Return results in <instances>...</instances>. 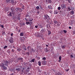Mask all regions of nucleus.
<instances>
[{"label": "nucleus", "mask_w": 75, "mask_h": 75, "mask_svg": "<svg viewBox=\"0 0 75 75\" xmlns=\"http://www.w3.org/2000/svg\"><path fill=\"white\" fill-rule=\"evenodd\" d=\"M21 11H21V8H19V9L18 10V13H21Z\"/></svg>", "instance_id": "nucleus-21"}, {"label": "nucleus", "mask_w": 75, "mask_h": 75, "mask_svg": "<svg viewBox=\"0 0 75 75\" xmlns=\"http://www.w3.org/2000/svg\"><path fill=\"white\" fill-rule=\"evenodd\" d=\"M23 69H24L23 68V69L21 71L22 72H23L24 71V70Z\"/></svg>", "instance_id": "nucleus-53"}, {"label": "nucleus", "mask_w": 75, "mask_h": 75, "mask_svg": "<svg viewBox=\"0 0 75 75\" xmlns=\"http://www.w3.org/2000/svg\"><path fill=\"white\" fill-rule=\"evenodd\" d=\"M73 71L74 72V74H75V70H73Z\"/></svg>", "instance_id": "nucleus-63"}, {"label": "nucleus", "mask_w": 75, "mask_h": 75, "mask_svg": "<svg viewBox=\"0 0 75 75\" xmlns=\"http://www.w3.org/2000/svg\"><path fill=\"white\" fill-rule=\"evenodd\" d=\"M69 71V69H66V71Z\"/></svg>", "instance_id": "nucleus-59"}, {"label": "nucleus", "mask_w": 75, "mask_h": 75, "mask_svg": "<svg viewBox=\"0 0 75 75\" xmlns=\"http://www.w3.org/2000/svg\"><path fill=\"white\" fill-rule=\"evenodd\" d=\"M44 16L45 17L44 19L47 20L48 18H49V19H51V18H50V16L47 14L44 15Z\"/></svg>", "instance_id": "nucleus-4"}, {"label": "nucleus", "mask_w": 75, "mask_h": 75, "mask_svg": "<svg viewBox=\"0 0 75 75\" xmlns=\"http://www.w3.org/2000/svg\"><path fill=\"white\" fill-rule=\"evenodd\" d=\"M21 16L20 15H18V16L17 18L18 20H20L21 19V18H20V17Z\"/></svg>", "instance_id": "nucleus-10"}, {"label": "nucleus", "mask_w": 75, "mask_h": 75, "mask_svg": "<svg viewBox=\"0 0 75 75\" xmlns=\"http://www.w3.org/2000/svg\"><path fill=\"white\" fill-rule=\"evenodd\" d=\"M35 36L37 38H38V37H40V34L39 33H37L35 35Z\"/></svg>", "instance_id": "nucleus-9"}, {"label": "nucleus", "mask_w": 75, "mask_h": 75, "mask_svg": "<svg viewBox=\"0 0 75 75\" xmlns=\"http://www.w3.org/2000/svg\"><path fill=\"white\" fill-rule=\"evenodd\" d=\"M72 9V7L71 8H70L69 7H68V8L67 9V11H71V10Z\"/></svg>", "instance_id": "nucleus-16"}, {"label": "nucleus", "mask_w": 75, "mask_h": 75, "mask_svg": "<svg viewBox=\"0 0 75 75\" xmlns=\"http://www.w3.org/2000/svg\"><path fill=\"white\" fill-rule=\"evenodd\" d=\"M32 51H33V52H35V51H36L35 49H32Z\"/></svg>", "instance_id": "nucleus-37"}, {"label": "nucleus", "mask_w": 75, "mask_h": 75, "mask_svg": "<svg viewBox=\"0 0 75 75\" xmlns=\"http://www.w3.org/2000/svg\"><path fill=\"white\" fill-rule=\"evenodd\" d=\"M26 54H27V55L28 56L30 55V52H27L26 53Z\"/></svg>", "instance_id": "nucleus-36"}, {"label": "nucleus", "mask_w": 75, "mask_h": 75, "mask_svg": "<svg viewBox=\"0 0 75 75\" xmlns=\"http://www.w3.org/2000/svg\"><path fill=\"white\" fill-rule=\"evenodd\" d=\"M41 61H39L38 62V65H39L40 66V67H41Z\"/></svg>", "instance_id": "nucleus-18"}, {"label": "nucleus", "mask_w": 75, "mask_h": 75, "mask_svg": "<svg viewBox=\"0 0 75 75\" xmlns=\"http://www.w3.org/2000/svg\"><path fill=\"white\" fill-rule=\"evenodd\" d=\"M25 20L26 21H27L28 20H27V18H25Z\"/></svg>", "instance_id": "nucleus-58"}, {"label": "nucleus", "mask_w": 75, "mask_h": 75, "mask_svg": "<svg viewBox=\"0 0 75 75\" xmlns=\"http://www.w3.org/2000/svg\"><path fill=\"white\" fill-rule=\"evenodd\" d=\"M20 36H24V33H23V32H22L20 33Z\"/></svg>", "instance_id": "nucleus-22"}, {"label": "nucleus", "mask_w": 75, "mask_h": 75, "mask_svg": "<svg viewBox=\"0 0 75 75\" xmlns=\"http://www.w3.org/2000/svg\"><path fill=\"white\" fill-rule=\"evenodd\" d=\"M36 13H37L38 14H39V13H40V11L37 12Z\"/></svg>", "instance_id": "nucleus-43"}, {"label": "nucleus", "mask_w": 75, "mask_h": 75, "mask_svg": "<svg viewBox=\"0 0 75 75\" xmlns=\"http://www.w3.org/2000/svg\"><path fill=\"white\" fill-rule=\"evenodd\" d=\"M3 62L1 63L0 64V67H1L2 68H3L4 65L6 66V67H8V65L10 63V61H7V60H3L2 61Z\"/></svg>", "instance_id": "nucleus-1"}, {"label": "nucleus", "mask_w": 75, "mask_h": 75, "mask_svg": "<svg viewBox=\"0 0 75 75\" xmlns=\"http://www.w3.org/2000/svg\"><path fill=\"white\" fill-rule=\"evenodd\" d=\"M11 37H13V33H12L11 34Z\"/></svg>", "instance_id": "nucleus-47"}, {"label": "nucleus", "mask_w": 75, "mask_h": 75, "mask_svg": "<svg viewBox=\"0 0 75 75\" xmlns=\"http://www.w3.org/2000/svg\"><path fill=\"white\" fill-rule=\"evenodd\" d=\"M11 9L12 11H14L15 10V8L14 7H11Z\"/></svg>", "instance_id": "nucleus-14"}, {"label": "nucleus", "mask_w": 75, "mask_h": 75, "mask_svg": "<svg viewBox=\"0 0 75 75\" xmlns=\"http://www.w3.org/2000/svg\"><path fill=\"white\" fill-rule=\"evenodd\" d=\"M15 14V12L14 11H12L11 12H10L9 13V16L10 17H12V15L13 16H14Z\"/></svg>", "instance_id": "nucleus-3"}, {"label": "nucleus", "mask_w": 75, "mask_h": 75, "mask_svg": "<svg viewBox=\"0 0 75 75\" xmlns=\"http://www.w3.org/2000/svg\"><path fill=\"white\" fill-rule=\"evenodd\" d=\"M27 48V49H29L30 48V47L28 46Z\"/></svg>", "instance_id": "nucleus-60"}, {"label": "nucleus", "mask_w": 75, "mask_h": 75, "mask_svg": "<svg viewBox=\"0 0 75 75\" xmlns=\"http://www.w3.org/2000/svg\"><path fill=\"white\" fill-rule=\"evenodd\" d=\"M48 35H50V34H51V32L50 30H48Z\"/></svg>", "instance_id": "nucleus-27"}, {"label": "nucleus", "mask_w": 75, "mask_h": 75, "mask_svg": "<svg viewBox=\"0 0 75 75\" xmlns=\"http://www.w3.org/2000/svg\"><path fill=\"white\" fill-rule=\"evenodd\" d=\"M11 3L12 5H16V3L14 2V1L11 0Z\"/></svg>", "instance_id": "nucleus-7"}, {"label": "nucleus", "mask_w": 75, "mask_h": 75, "mask_svg": "<svg viewBox=\"0 0 75 75\" xmlns=\"http://www.w3.org/2000/svg\"><path fill=\"white\" fill-rule=\"evenodd\" d=\"M69 28L70 29H71V26L69 27Z\"/></svg>", "instance_id": "nucleus-61"}, {"label": "nucleus", "mask_w": 75, "mask_h": 75, "mask_svg": "<svg viewBox=\"0 0 75 75\" xmlns=\"http://www.w3.org/2000/svg\"><path fill=\"white\" fill-rule=\"evenodd\" d=\"M68 2L69 3H71V1L70 0H69L68 1Z\"/></svg>", "instance_id": "nucleus-52"}, {"label": "nucleus", "mask_w": 75, "mask_h": 75, "mask_svg": "<svg viewBox=\"0 0 75 75\" xmlns=\"http://www.w3.org/2000/svg\"><path fill=\"white\" fill-rule=\"evenodd\" d=\"M61 9V8L60 6L58 7L57 8V9L58 10H60V9Z\"/></svg>", "instance_id": "nucleus-35"}, {"label": "nucleus", "mask_w": 75, "mask_h": 75, "mask_svg": "<svg viewBox=\"0 0 75 75\" xmlns=\"http://www.w3.org/2000/svg\"><path fill=\"white\" fill-rule=\"evenodd\" d=\"M6 3H8L9 2H10V0H6Z\"/></svg>", "instance_id": "nucleus-31"}, {"label": "nucleus", "mask_w": 75, "mask_h": 75, "mask_svg": "<svg viewBox=\"0 0 75 75\" xmlns=\"http://www.w3.org/2000/svg\"><path fill=\"white\" fill-rule=\"evenodd\" d=\"M62 49H65L66 47V45H62L61 47Z\"/></svg>", "instance_id": "nucleus-11"}, {"label": "nucleus", "mask_w": 75, "mask_h": 75, "mask_svg": "<svg viewBox=\"0 0 75 75\" xmlns=\"http://www.w3.org/2000/svg\"><path fill=\"white\" fill-rule=\"evenodd\" d=\"M70 56L71 58H74V56H73V55H71Z\"/></svg>", "instance_id": "nucleus-45"}, {"label": "nucleus", "mask_w": 75, "mask_h": 75, "mask_svg": "<svg viewBox=\"0 0 75 75\" xmlns=\"http://www.w3.org/2000/svg\"><path fill=\"white\" fill-rule=\"evenodd\" d=\"M19 9V8H16V9H15L16 10V12H17V13H18V10Z\"/></svg>", "instance_id": "nucleus-19"}, {"label": "nucleus", "mask_w": 75, "mask_h": 75, "mask_svg": "<svg viewBox=\"0 0 75 75\" xmlns=\"http://www.w3.org/2000/svg\"><path fill=\"white\" fill-rule=\"evenodd\" d=\"M62 59V57H61V56H59V60H60V61H61Z\"/></svg>", "instance_id": "nucleus-29"}, {"label": "nucleus", "mask_w": 75, "mask_h": 75, "mask_svg": "<svg viewBox=\"0 0 75 75\" xmlns=\"http://www.w3.org/2000/svg\"><path fill=\"white\" fill-rule=\"evenodd\" d=\"M1 27H2V28H4V25H1Z\"/></svg>", "instance_id": "nucleus-44"}, {"label": "nucleus", "mask_w": 75, "mask_h": 75, "mask_svg": "<svg viewBox=\"0 0 75 75\" xmlns=\"http://www.w3.org/2000/svg\"><path fill=\"white\" fill-rule=\"evenodd\" d=\"M21 68L16 69V71H18V72H20V71H21Z\"/></svg>", "instance_id": "nucleus-13"}, {"label": "nucleus", "mask_w": 75, "mask_h": 75, "mask_svg": "<svg viewBox=\"0 0 75 75\" xmlns=\"http://www.w3.org/2000/svg\"><path fill=\"white\" fill-rule=\"evenodd\" d=\"M54 23L55 24V26H57V27H59L60 26V25H61V23L60 22H58L57 21H54Z\"/></svg>", "instance_id": "nucleus-2"}, {"label": "nucleus", "mask_w": 75, "mask_h": 75, "mask_svg": "<svg viewBox=\"0 0 75 75\" xmlns=\"http://www.w3.org/2000/svg\"><path fill=\"white\" fill-rule=\"evenodd\" d=\"M30 67H28L27 68V69H28H28H29V71H30Z\"/></svg>", "instance_id": "nucleus-55"}, {"label": "nucleus", "mask_w": 75, "mask_h": 75, "mask_svg": "<svg viewBox=\"0 0 75 75\" xmlns=\"http://www.w3.org/2000/svg\"><path fill=\"white\" fill-rule=\"evenodd\" d=\"M7 52L8 53H10V50H7Z\"/></svg>", "instance_id": "nucleus-40"}, {"label": "nucleus", "mask_w": 75, "mask_h": 75, "mask_svg": "<svg viewBox=\"0 0 75 75\" xmlns=\"http://www.w3.org/2000/svg\"><path fill=\"white\" fill-rule=\"evenodd\" d=\"M2 51H3V50H1V49L0 48V52H1Z\"/></svg>", "instance_id": "nucleus-46"}, {"label": "nucleus", "mask_w": 75, "mask_h": 75, "mask_svg": "<svg viewBox=\"0 0 75 75\" xmlns=\"http://www.w3.org/2000/svg\"><path fill=\"white\" fill-rule=\"evenodd\" d=\"M63 31L64 33H67V30H64Z\"/></svg>", "instance_id": "nucleus-49"}, {"label": "nucleus", "mask_w": 75, "mask_h": 75, "mask_svg": "<svg viewBox=\"0 0 75 75\" xmlns=\"http://www.w3.org/2000/svg\"><path fill=\"white\" fill-rule=\"evenodd\" d=\"M62 8V9H64V8H66V5L64 4H62L60 6Z\"/></svg>", "instance_id": "nucleus-5"}, {"label": "nucleus", "mask_w": 75, "mask_h": 75, "mask_svg": "<svg viewBox=\"0 0 75 75\" xmlns=\"http://www.w3.org/2000/svg\"><path fill=\"white\" fill-rule=\"evenodd\" d=\"M70 13L71 15H73L74 14V11H71Z\"/></svg>", "instance_id": "nucleus-12"}, {"label": "nucleus", "mask_w": 75, "mask_h": 75, "mask_svg": "<svg viewBox=\"0 0 75 75\" xmlns=\"http://www.w3.org/2000/svg\"><path fill=\"white\" fill-rule=\"evenodd\" d=\"M19 60H22L23 59V58L22 57L20 58L19 57Z\"/></svg>", "instance_id": "nucleus-42"}, {"label": "nucleus", "mask_w": 75, "mask_h": 75, "mask_svg": "<svg viewBox=\"0 0 75 75\" xmlns=\"http://www.w3.org/2000/svg\"><path fill=\"white\" fill-rule=\"evenodd\" d=\"M29 14H30V13H28H28H27V14L28 15H29Z\"/></svg>", "instance_id": "nucleus-62"}, {"label": "nucleus", "mask_w": 75, "mask_h": 75, "mask_svg": "<svg viewBox=\"0 0 75 75\" xmlns=\"http://www.w3.org/2000/svg\"><path fill=\"white\" fill-rule=\"evenodd\" d=\"M25 17H26V18H27V17H28V18H30V16L28 15H25Z\"/></svg>", "instance_id": "nucleus-34"}, {"label": "nucleus", "mask_w": 75, "mask_h": 75, "mask_svg": "<svg viewBox=\"0 0 75 75\" xmlns=\"http://www.w3.org/2000/svg\"><path fill=\"white\" fill-rule=\"evenodd\" d=\"M26 25H28V22H26Z\"/></svg>", "instance_id": "nucleus-54"}, {"label": "nucleus", "mask_w": 75, "mask_h": 75, "mask_svg": "<svg viewBox=\"0 0 75 75\" xmlns=\"http://www.w3.org/2000/svg\"><path fill=\"white\" fill-rule=\"evenodd\" d=\"M17 50H18V51H21V49L18 48L17 49Z\"/></svg>", "instance_id": "nucleus-41"}, {"label": "nucleus", "mask_w": 75, "mask_h": 75, "mask_svg": "<svg viewBox=\"0 0 75 75\" xmlns=\"http://www.w3.org/2000/svg\"><path fill=\"white\" fill-rule=\"evenodd\" d=\"M41 63L42 65H46V61H42Z\"/></svg>", "instance_id": "nucleus-6"}, {"label": "nucleus", "mask_w": 75, "mask_h": 75, "mask_svg": "<svg viewBox=\"0 0 75 75\" xmlns=\"http://www.w3.org/2000/svg\"><path fill=\"white\" fill-rule=\"evenodd\" d=\"M7 47H8V46H4V49H6V48H7Z\"/></svg>", "instance_id": "nucleus-39"}, {"label": "nucleus", "mask_w": 75, "mask_h": 75, "mask_svg": "<svg viewBox=\"0 0 75 75\" xmlns=\"http://www.w3.org/2000/svg\"><path fill=\"white\" fill-rule=\"evenodd\" d=\"M36 8V9H37V10H39L40 9V7L39 6H37L36 8Z\"/></svg>", "instance_id": "nucleus-26"}, {"label": "nucleus", "mask_w": 75, "mask_h": 75, "mask_svg": "<svg viewBox=\"0 0 75 75\" xmlns=\"http://www.w3.org/2000/svg\"><path fill=\"white\" fill-rule=\"evenodd\" d=\"M11 52H14V50H13V49H12V50H11Z\"/></svg>", "instance_id": "nucleus-51"}, {"label": "nucleus", "mask_w": 75, "mask_h": 75, "mask_svg": "<svg viewBox=\"0 0 75 75\" xmlns=\"http://www.w3.org/2000/svg\"><path fill=\"white\" fill-rule=\"evenodd\" d=\"M2 69H5L6 70H7V67L6 66H4L2 68Z\"/></svg>", "instance_id": "nucleus-15"}, {"label": "nucleus", "mask_w": 75, "mask_h": 75, "mask_svg": "<svg viewBox=\"0 0 75 75\" xmlns=\"http://www.w3.org/2000/svg\"><path fill=\"white\" fill-rule=\"evenodd\" d=\"M33 21V19L31 18L29 19V21Z\"/></svg>", "instance_id": "nucleus-28"}, {"label": "nucleus", "mask_w": 75, "mask_h": 75, "mask_svg": "<svg viewBox=\"0 0 75 75\" xmlns=\"http://www.w3.org/2000/svg\"><path fill=\"white\" fill-rule=\"evenodd\" d=\"M35 28H38V26L37 25L35 26Z\"/></svg>", "instance_id": "nucleus-50"}, {"label": "nucleus", "mask_w": 75, "mask_h": 75, "mask_svg": "<svg viewBox=\"0 0 75 75\" xmlns=\"http://www.w3.org/2000/svg\"><path fill=\"white\" fill-rule=\"evenodd\" d=\"M49 51V50H48L47 49V48L45 49V52H48Z\"/></svg>", "instance_id": "nucleus-23"}, {"label": "nucleus", "mask_w": 75, "mask_h": 75, "mask_svg": "<svg viewBox=\"0 0 75 75\" xmlns=\"http://www.w3.org/2000/svg\"><path fill=\"white\" fill-rule=\"evenodd\" d=\"M49 45V44H48V45H46V47H48Z\"/></svg>", "instance_id": "nucleus-57"}, {"label": "nucleus", "mask_w": 75, "mask_h": 75, "mask_svg": "<svg viewBox=\"0 0 75 75\" xmlns=\"http://www.w3.org/2000/svg\"><path fill=\"white\" fill-rule=\"evenodd\" d=\"M9 41L10 42V43H13V42H14L13 39L12 38L10 39L9 40Z\"/></svg>", "instance_id": "nucleus-8"}, {"label": "nucleus", "mask_w": 75, "mask_h": 75, "mask_svg": "<svg viewBox=\"0 0 75 75\" xmlns=\"http://www.w3.org/2000/svg\"><path fill=\"white\" fill-rule=\"evenodd\" d=\"M28 24H30V22H28Z\"/></svg>", "instance_id": "nucleus-56"}, {"label": "nucleus", "mask_w": 75, "mask_h": 75, "mask_svg": "<svg viewBox=\"0 0 75 75\" xmlns=\"http://www.w3.org/2000/svg\"><path fill=\"white\" fill-rule=\"evenodd\" d=\"M22 48H24L25 51H26V50H27L26 47L24 46H23V47Z\"/></svg>", "instance_id": "nucleus-25"}, {"label": "nucleus", "mask_w": 75, "mask_h": 75, "mask_svg": "<svg viewBox=\"0 0 75 75\" xmlns=\"http://www.w3.org/2000/svg\"><path fill=\"white\" fill-rule=\"evenodd\" d=\"M18 32H20V30H19L18 31Z\"/></svg>", "instance_id": "nucleus-64"}, {"label": "nucleus", "mask_w": 75, "mask_h": 75, "mask_svg": "<svg viewBox=\"0 0 75 75\" xmlns=\"http://www.w3.org/2000/svg\"><path fill=\"white\" fill-rule=\"evenodd\" d=\"M51 0H48V3H51Z\"/></svg>", "instance_id": "nucleus-33"}, {"label": "nucleus", "mask_w": 75, "mask_h": 75, "mask_svg": "<svg viewBox=\"0 0 75 75\" xmlns=\"http://www.w3.org/2000/svg\"><path fill=\"white\" fill-rule=\"evenodd\" d=\"M48 8H49V9H51V5L48 6Z\"/></svg>", "instance_id": "nucleus-32"}, {"label": "nucleus", "mask_w": 75, "mask_h": 75, "mask_svg": "<svg viewBox=\"0 0 75 75\" xmlns=\"http://www.w3.org/2000/svg\"><path fill=\"white\" fill-rule=\"evenodd\" d=\"M35 61V59H33L31 61H30V62H34V61Z\"/></svg>", "instance_id": "nucleus-24"}, {"label": "nucleus", "mask_w": 75, "mask_h": 75, "mask_svg": "<svg viewBox=\"0 0 75 75\" xmlns=\"http://www.w3.org/2000/svg\"><path fill=\"white\" fill-rule=\"evenodd\" d=\"M54 11V14H58V11Z\"/></svg>", "instance_id": "nucleus-20"}, {"label": "nucleus", "mask_w": 75, "mask_h": 75, "mask_svg": "<svg viewBox=\"0 0 75 75\" xmlns=\"http://www.w3.org/2000/svg\"><path fill=\"white\" fill-rule=\"evenodd\" d=\"M42 60H44V61H45V60H46V58L45 57H43Z\"/></svg>", "instance_id": "nucleus-30"}, {"label": "nucleus", "mask_w": 75, "mask_h": 75, "mask_svg": "<svg viewBox=\"0 0 75 75\" xmlns=\"http://www.w3.org/2000/svg\"><path fill=\"white\" fill-rule=\"evenodd\" d=\"M31 24H33V22H30V25H31Z\"/></svg>", "instance_id": "nucleus-48"}, {"label": "nucleus", "mask_w": 75, "mask_h": 75, "mask_svg": "<svg viewBox=\"0 0 75 75\" xmlns=\"http://www.w3.org/2000/svg\"><path fill=\"white\" fill-rule=\"evenodd\" d=\"M56 75H62V74H61L60 71H59L57 73Z\"/></svg>", "instance_id": "nucleus-17"}, {"label": "nucleus", "mask_w": 75, "mask_h": 75, "mask_svg": "<svg viewBox=\"0 0 75 75\" xmlns=\"http://www.w3.org/2000/svg\"><path fill=\"white\" fill-rule=\"evenodd\" d=\"M36 58L37 59H40V57H37V56H36Z\"/></svg>", "instance_id": "nucleus-38"}]
</instances>
